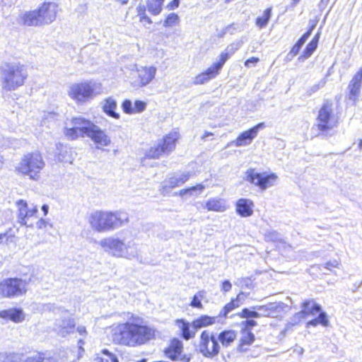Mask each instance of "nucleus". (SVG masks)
Segmentation results:
<instances>
[{
  "mask_svg": "<svg viewBox=\"0 0 362 362\" xmlns=\"http://www.w3.org/2000/svg\"><path fill=\"white\" fill-rule=\"evenodd\" d=\"M156 337V329L144 323L139 317H133L131 322L118 325L112 334L115 344L127 346L144 345Z\"/></svg>",
  "mask_w": 362,
  "mask_h": 362,
  "instance_id": "obj_1",
  "label": "nucleus"
},
{
  "mask_svg": "<svg viewBox=\"0 0 362 362\" xmlns=\"http://www.w3.org/2000/svg\"><path fill=\"white\" fill-rule=\"evenodd\" d=\"M88 221L93 230L103 233L112 230L128 223L129 216L124 212L97 210L88 216Z\"/></svg>",
  "mask_w": 362,
  "mask_h": 362,
  "instance_id": "obj_2",
  "label": "nucleus"
},
{
  "mask_svg": "<svg viewBox=\"0 0 362 362\" xmlns=\"http://www.w3.org/2000/svg\"><path fill=\"white\" fill-rule=\"evenodd\" d=\"M59 6L54 1H44L36 9L24 13L21 21L25 26H42L54 22Z\"/></svg>",
  "mask_w": 362,
  "mask_h": 362,
  "instance_id": "obj_3",
  "label": "nucleus"
},
{
  "mask_svg": "<svg viewBox=\"0 0 362 362\" xmlns=\"http://www.w3.org/2000/svg\"><path fill=\"white\" fill-rule=\"evenodd\" d=\"M45 167V161L42 153L39 151H33L22 156L16 171L19 175L28 176L30 180H38Z\"/></svg>",
  "mask_w": 362,
  "mask_h": 362,
  "instance_id": "obj_4",
  "label": "nucleus"
},
{
  "mask_svg": "<svg viewBox=\"0 0 362 362\" xmlns=\"http://www.w3.org/2000/svg\"><path fill=\"white\" fill-rule=\"evenodd\" d=\"M301 310L293 315L294 325L300 323L304 319L310 316H313L318 313V316L310 321L306 324V327H317L321 325L324 327H327L329 325V320L327 314L322 311L321 306L315 302L313 299L304 300L300 305Z\"/></svg>",
  "mask_w": 362,
  "mask_h": 362,
  "instance_id": "obj_5",
  "label": "nucleus"
},
{
  "mask_svg": "<svg viewBox=\"0 0 362 362\" xmlns=\"http://www.w3.org/2000/svg\"><path fill=\"white\" fill-rule=\"evenodd\" d=\"M1 74L2 88L6 91L14 90L23 86L28 76L25 66L20 63L6 64Z\"/></svg>",
  "mask_w": 362,
  "mask_h": 362,
  "instance_id": "obj_6",
  "label": "nucleus"
},
{
  "mask_svg": "<svg viewBox=\"0 0 362 362\" xmlns=\"http://www.w3.org/2000/svg\"><path fill=\"white\" fill-rule=\"evenodd\" d=\"M180 139V132L177 129H173L163 136L155 146L146 151L144 158L154 160L159 159L164 155H169L175 150Z\"/></svg>",
  "mask_w": 362,
  "mask_h": 362,
  "instance_id": "obj_7",
  "label": "nucleus"
},
{
  "mask_svg": "<svg viewBox=\"0 0 362 362\" xmlns=\"http://www.w3.org/2000/svg\"><path fill=\"white\" fill-rule=\"evenodd\" d=\"M17 206L18 222L21 226L29 228L36 227L37 229H43L47 227L48 222L45 219L38 218L37 205L29 207L28 202L24 199H19L16 202Z\"/></svg>",
  "mask_w": 362,
  "mask_h": 362,
  "instance_id": "obj_8",
  "label": "nucleus"
},
{
  "mask_svg": "<svg viewBox=\"0 0 362 362\" xmlns=\"http://www.w3.org/2000/svg\"><path fill=\"white\" fill-rule=\"evenodd\" d=\"M316 119L319 134L331 136L334 134V129L337 127L338 120L334 118L331 101L327 100L321 105Z\"/></svg>",
  "mask_w": 362,
  "mask_h": 362,
  "instance_id": "obj_9",
  "label": "nucleus"
},
{
  "mask_svg": "<svg viewBox=\"0 0 362 362\" xmlns=\"http://www.w3.org/2000/svg\"><path fill=\"white\" fill-rule=\"evenodd\" d=\"M100 86V83L96 84L90 81L74 83L69 87L68 95L76 104H83L100 93L96 90L97 86Z\"/></svg>",
  "mask_w": 362,
  "mask_h": 362,
  "instance_id": "obj_10",
  "label": "nucleus"
},
{
  "mask_svg": "<svg viewBox=\"0 0 362 362\" xmlns=\"http://www.w3.org/2000/svg\"><path fill=\"white\" fill-rule=\"evenodd\" d=\"M278 175L273 172H258L256 168H250L245 172V180L250 184L264 191L274 186L278 181Z\"/></svg>",
  "mask_w": 362,
  "mask_h": 362,
  "instance_id": "obj_11",
  "label": "nucleus"
},
{
  "mask_svg": "<svg viewBox=\"0 0 362 362\" xmlns=\"http://www.w3.org/2000/svg\"><path fill=\"white\" fill-rule=\"evenodd\" d=\"M71 127L64 128V135L69 141H76L79 138L88 136L93 122L81 116H75L71 118Z\"/></svg>",
  "mask_w": 362,
  "mask_h": 362,
  "instance_id": "obj_12",
  "label": "nucleus"
},
{
  "mask_svg": "<svg viewBox=\"0 0 362 362\" xmlns=\"http://www.w3.org/2000/svg\"><path fill=\"white\" fill-rule=\"evenodd\" d=\"M28 281L18 277H9L0 281V297L13 298L27 293Z\"/></svg>",
  "mask_w": 362,
  "mask_h": 362,
  "instance_id": "obj_13",
  "label": "nucleus"
},
{
  "mask_svg": "<svg viewBox=\"0 0 362 362\" xmlns=\"http://www.w3.org/2000/svg\"><path fill=\"white\" fill-rule=\"evenodd\" d=\"M257 322L254 320H244L240 322V338L236 346L239 353H247L252 349L256 341V337L252 329L257 326Z\"/></svg>",
  "mask_w": 362,
  "mask_h": 362,
  "instance_id": "obj_14",
  "label": "nucleus"
},
{
  "mask_svg": "<svg viewBox=\"0 0 362 362\" xmlns=\"http://www.w3.org/2000/svg\"><path fill=\"white\" fill-rule=\"evenodd\" d=\"M198 349L204 357L212 358L217 356L221 349L218 337L209 329L203 330L199 335Z\"/></svg>",
  "mask_w": 362,
  "mask_h": 362,
  "instance_id": "obj_15",
  "label": "nucleus"
},
{
  "mask_svg": "<svg viewBox=\"0 0 362 362\" xmlns=\"http://www.w3.org/2000/svg\"><path fill=\"white\" fill-rule=\"evenodd\" d=\"M163 354L172 361L189 362L191 360L190 354H184L183 342L177 337L170 339L163 350Z\"/></svg>",
  "mask_w": 362,
  "mask_h": 362,
  "instance_id": "obj_16",
  "label": "nucleus"
},
{
  "mask_svg": "<svg viewBox=\"0 0 362 362\" xmlns=\"http://www.w3.org/2000/svg\"><path fill=\"white\" fill-rule=\"evenodd\" d=\"M156 67L153 66H144L135 69L132 79V84L134 87L142 88L148 85L156 76Z\"/></svg>",
  "mask_w": 362,
  "mask_h": 362,
  "instance_id": "obj_17",
  "label": "nucleus"
},
{
  "mask_svg": "<svg viewBox=\"0 0 362 362\" xmlns=\"http://www.w3.org/2000/svg\"><path fill=\"white\" fill-rule=\"evenodd\" d=\"M88 137L98 149L104 151L105 148L110 146L112 144L110 136L94 122L90 128Z\"/></svg>",
  "mask_w": 362,
  "mask_h": 362,
  "instance_id": "obj_18",
  "label": "nucleus"
},
{
  "mask_svg": "<svg viewBox=\"0 0 362 362\" xmlns=\"http://www.w3.org/2000/svg\"><path fill=\"white\" fill-rule=\"evenodd\" d=\"M361 87L362 67L354 74L348 85L347 98L354 105H356L359 100Z\"/></svg>",
  "mask_w": 362,
  "mask_h": 362,
  "instance_id": "obj_19",
  "label": "nucleus"
},
{
  "mask_svg": "<svg viewBox=\"0 0 362 362\" xmlns=\"http://www.w3.org/2000/svg\"><path fill=\"white\" fill-rule=\"evenodd\" d=\"M264 127V122H259L252 128L241 132L234 141L235 146H243L250 144L257 136L259 130Z\"/></svg>",
  "mask_w": 362,
  "mask_h": 362,
  "instance_id": "obj_20",
  "label": "nucleus"
},
{
  "mask_svg": "<svg viewBox=\"0 0 362 362\" xmlns=\"http://www.w3.org/2000/svg\"><path fill=\"white\" fill-rule=\"evenodd\" d=\"M249 293L243 291L239 292L235 297L232 298L221 309L220 315L226 317L229 313L238 308L243 303L245 300L248 297Z\"/></svg>",
  "mask_w": 362,
  "mask_h": 362,
  "instance_id": "obj_21",
  "label": "nucleus"
},
{
  "mask_svg": "<svg viewBox=\"0 0 362 362\" xmlns=\"http://www.w3.org/2000/svg\"><path fill=\"white\" fill-rule=\"evenodd\" d=\"M190 177L191 174L189 172L182 173L178 176H172L165 180L166 183L161 187L160 190L164 194L169 189L180 187L185 183Z\"/></svg>",
  "mask_w": 362,
  "mask_h": 362,
  "instance_id": "obj_22",
  "label": "nucleus"
},
{
  "mask_svg": "<svg viewBox=\"0 0 362 362\" xmlns=\"http://www.w3.org/2000/svg\"><path fill=\"white\" fill-rule=\"evenodd\" d=\"M100 245L110 250L112 255L116 257L122 256V252L127 249L123 241L117 238H105L101 241Z\"/></svg>",
  "mask_w": 362,
  "mask_h": 362,
  "instance_id": "obj_23",
  "label": "nucleus"
},
{
  "mask_svg": "<svg viewBox=\"0 0 362 362\" xmlns=\"http://www.w3.org/2000/svg\"><path fill=\"white\" fill-rule=\"evenodd\" d=\"M0 318L11 320L14 323H21L25 320V316L23 309L12 308L0 311Z\"/></svg>",
  "mask_w": 362,
  "mask_h": 362,
  "instance_id": "obj_24",
  "label": "nucleus"
},
{
  "mask_svg": "<svg viewBox=\"0 0 362 362\" xmlns=\"http://www.w3.org/2000/svg\"><path fill=\"white\" fill-rule=\"evenodd\" d=\"M235 212L241 217H249L253 214L254 202L249 199L240 198L235 203Z\"/></svg>",
  "mask_w": 362,
  "mask_h": 362,
  "instance_id": "obj_25",
  "label": "nucleus"
},
{
  "mask_svg": "<svg viewBox=\"0 0 362 362\" xmlns=\"http://www.w3.org/2000/svg\"><path fill=\"white\" fill-rule=\"evenodd\" d=\"M219 73L220 71L212 64L206 70L196 75L193 83L194 85H203L216 78Z\"/></svg>",
  "mask_w": 362,
  "mask_h": 362,
  "instance_id": "obj_26",
  "label": "nucleus"
},
{
  "mask_svg": "<svg viewBox=\"0 0 362 362\" xmlns=\"http://www.w3.org/2000/svg\"><path fill=\"white\" fill-rule=\"evenodd\" d=\"M146 107V103L142 100H135L134 106L130 100L125 99L122 103V108L123 112L127 115H134L140 113L145 110Z\"/></svg>",
  "mask_w": 362,
  "mask_h": 362,
  "instance_id": "obj_27",
  "label": "nucleus"
},
{
  "mask_svg": "<svg viewBox=\"0 0 362 362\" xmlns=\"http://www.w3.org/2000/svg\"><path fill=\"white\" fill-rule=\"evenodd\" d=\"M175 324L178 327L180 331V337L183 339L188 341L195 337L196 330H192L190 327L192 323L190 324L188 321L181 318L176 319L175 320Z\"/></svg>",
  "mask_w": 362,
  "mask_h": 362,
  "instance_id": "obj_28",
  "label": "nucleus"
},
{
  "mask_svg": "<svg viewBox=\"0 0 362 362\" xmlns=\"http://www.w3.org/2000/svg\"><path fill=\"white\" fill-rule=\"evenodd\" d=\"M217 317L216 316H210L208 315H201L198 317L194 319L192 322V327L196 331L203 327H207L214 325L216 322Z\"/></svg>",
  "mask_w": 362,
  "mask_h": 362,
  "instance_id": "obj_29",
  "label": "nucleus"
},
{
  "mask_svg": "<svg viewBox=\"0 0 362 362\" xmlns=\"http://www.w3.org/2000/svg\"><path fill=\"white\" fill-rule=\"evenodd\" d=\"M237 336V332L230 329L221 331L217 337L223 347H229L235 341Z\"/></svg>",
  "mask_w": 362,
  "mask_h": 362,
  "instance_id": "obj_30",
  "label": "nucleus"
},
{
  "mask_svg": "<svg viewBox=\"0 0 362 362\" xmlns=\"http://www.w3.org/2000/svg\"><path fill=\"white\" fill-rule=\"evenodd\" d=\"M320 40V33L315 34L312 40L306 45L301 54L298 57L299 61H304L311 57L317 49Z\"/></svg>",
  "mask_w": 362,
  "mask_h": 362,
  "instance_id": "obj_31",
  "label": "nucleus"
},
{
  "mask_svg": "<svg viewBox=\"0 0 362 362\" xmlns=\"http://www.w3.org/2000/svg\"><path fill=\"white\" fill-rule=\"evenodd\" d=\"M205 208L209 211L223 212L228 206L226 201L221 198H211L209 199L205 203Z\"/></svg>",
  "mask_w": 362,
  "mask_h": 362,
  "instance_id": "obj_32",
  "label": "nucleus"
},
{
  "mask_svg": "<svg viewBox=\"0 0 362 362\" xmlns=\"http://www.w3.org/2000/svg\"><path fill=\"white\" fill-rule=\"evenodd\" d=\"M117 107V101L112 97H108L104 100L102 110L107 116L118 119L120 115L115 111Z\"/></svg>",
  "mask_w": 362,
  "mask_h": 362,
  "instance_id": "obj_33",
  "label": "nucleus"
},
{
  "mask_svg": "<svg viewBox=\"0 0 362 362\" xmlns=\"http://www.w3.org/2000/svg\"><path fill=\"white\" fill-rule=\"evenodd\" d=\"M94 362H119L117 357L106 349L95 355Z\"/></svg>",
  "mask_w": 362,
  "mask_h": 362,
  "instance_id": "obj_34",
  "label": "nucleus"
},
{
  "mask_svg": "<svg viewBox=\"0 0 362 362\" xmlns=\"http://www.w3.org/2000/svg\"><path fill=\"white\" fill-rule=\"evenodd\" d=\"M165 0H147L146 7L150 13L153 16H158L163 10V4Z\"/></svg>",
  "mask_w": 362,
  "mask_h": 362,
  "instance_id": "obj_35",
  "label": "nucleus"
},
{
  "mask_svg": "<svg viewBox=\"0 0 362 362\" xmlns=\"http://www.w3.org/2000/svg\"><path fill=\"white\" fill-rule=\"evenodd\" d=\"M24 362H56L52 356H47L44 351H37L33 356H28Z\"/></svg>",
  "mask_w": 362,
  "mask_h": 362,
  "instance_id": "obj_36",
  "label": "nucleus"
},
{
  "mask_svg": "<svg viewBox=\"0 0 362 362\" xmlns=\"http://www.w3.org/2000/svg\"><path fill=\"white\" fill-rule=\"evenodd\" d=\"M272 15V8H267L264 11L261 16L255 19V24L259 28H264L270 19Z\"/></svg>",
  "mask_w": 362,
  "mask_h": 362,
  "instance_id": "obj_37",
  "label": "nucleus"
},
{
  "mask_svg": "<svg viewBox=\"0 0 362 362\" xmlns=\"http://www.w3.org/2000/svg\"><path fill=\"white\" fill-rule=\"evenodd\" d=\"M235 52V49H232L230 51H224V52H222L220 54H219V58H218V60L214 63L213 65L219 71H221L222 67L223 66L224 64L226 62V61L228 59H230V57L234 54V52Z\"/></svg>",
  "mask_w": 362,
  "mask_h": 362,
  "instance_id": "obj_38",
  "label": "nucleus"
},
{
  "mask_svg": "<svg viewBox=\"0 0 362 362\" xmlns=\"http://www.w3.org/2000/svg\"><path fill=\"white\" fill-rule=\"evenodd\" d=\"M206 292L204 290L199 291L192 298L189 305L194 308L203 309L202 300L205 297Z\"/></svg>",
  "mask_w": 362,
  "mask_h": 362,
  "instance_id": "obj_39",
  "label": "nucleus"
},
{
  "mask_svg": "<svg viewBox=\"0 0 362 362\" xmlns=\"http://www.w3.org/2000/svg\"><path fill=\"white\" fill-rule=\"evenodd\" d=\"M136 13L141 23L145 24H151L153 23L151 18L146 14V8L144 6H138Z\"/></svg>",
  "mask_w": 362,
  "mask_h": 362,
  "instance_id": "obj_40",
  "label": "nucleus"
},
{
  "mask_svg": "<svg viewBox=\"0 0 362 362\" xmlns=\"http://www.w3.org/2000/svg\"><path fill=\"white\" fill-rule=\"evenodd\" d=\"M306 40H307L300 36V38L296 42V43L291 47L288 52V56L291 58H293L295 56H296L299 53L303 45L305 43Z\"/></svg>",
  "mask_w": 362,
  "mask_h": 362,
  "instance_id": "obj_41",
  "label": "nucleus"
},
{
  "mask_svg": "<svg viewBox=\"0 0 362 362\" xmlns=\"http://www.w3.org/2000/svg\"><path fill=\"white\" fill-rule=\"evenodd\" d=\"M237 315L242 319L250 320V318H258L260 317L259 313L255 310H250V309L245 308L239 312Z\"/></svg>",
  "mask_w": 362,
  "mask_h": 362,
  "instance_id": "obj_42",
  "label": "nucleus"
},
{
  "mask_svg": "<svg viewBox=\"0 0 362 362\" xmlns=\"http://www.w3.org/2000/svg\"><path fill=\"white\" fill-rule=\"evenodd\" d=\"M75 329V322L74 319L64 320L61 326V332L67 334L74 332Z\"/></svg>",
  "mask_w": 362,
  "mask_h": 362,
  "instance_id": "obj_43",
  "label": "nucleus"
},
{
  "mask_svg": "<svg viewBox=\"0 0 362 362\" xmlns=\"http://www.w3.org/2000/svg\"><path fill=\"white\" fill-rule=\"evenodd\" d=\"M204 189V186L199 183L194 186H192L187 188L182 189L177 192V195L184 197L187 194H191L192 192L199 191L202 192Z\"/></svg>",
  "mask_w": 362,
  "mask_h": 362,
  "instance_id": "obj_44",
  "label": "nucleus"
},
{
  "mask_svg": "<svg viewBox=\"0 0 362 362\" xmlns=\"http://www.w3.org/2000/svg\"><path fill=\"white\" fill-rule=\"evenodd\" d=\"M179 22V16L175 13H170L168 14L163 21V26L165 27H171Z\"/></svg>",
  "mask_w": 362,
  "mask_h": 362,
  "instance_id": "obj_45",
  "label": "nucleus"
},
{
  "mask_svg": "<svg viewBox=\"0 0 362 362\" xmlns=\"http://www.w3.org/2000/svg\"><path fill=\"white\" fill-rule=\"evenodd\" d=\"M15 234L13 233L12 229L9 228L4 233H0V243H9L13 241Z\"/></svg>",
  "mask_w": 362,
  "mask_h": 362,
  "instance_id": "obj_46",
  "label": "nucleus"
},
{
  "mask_svg": "<svg viewBox=\"0 0 362 362\" xmlns=\"http://www.w3.org/2000/svg\"><path fill=\"white\" fill-rule=\"evenodd\" d=\"M341 265L340 259H329L324 264V267L329 271H334L339 269Z\"/></svg>",
  "mask_w": 362,
  "mask_h": 362,
  "instance_id": "obj_47",
  "label": "nucleus"
},
{
  "mask_svg": "<svg viewBox=\"0 0 362 362\" xmlns=\"http://www.w3.org/2000/svg\"><path fill=\"white\" fill-rule=\"evenodd\" d=\"M317 23H318L317 18L310 19L308 28L307 30L301 36L303 37H304L305 40H307L309 37V36L311 35L313 30L317 26Z\"/></svg>",
  "mask_w": 362,
  "mask_h": 362,
  "instance_id": "obj_48",
  "label": "nucleus"
},
{
  "mask_svg": "<svg viewBox=\"0 0 362 362\" xmlns=\"http://www.w3.org/2000/svg\"><path fill=\"white\" fill-rule=\"evenodd\" d=\"M242 288L252 289L254 287V284L251 278L245 277L240 279Z\"/></svg>",
  "mask_w": 362,
  "mask_h": 362,
  "instance_id": "obj_49",
  "label": "nucleus"
},
{
  "mask_svg": "<svg viewBox=\"0 0 362 362\" xmlns=\"http://www.w3.org/2000/svg\"><path fill=\"white\" fill-rule=\"evenodd\" d=\"M2 362H17L16 354H6L2 356Z\"/></svg>",
  "mask_w": 362,
  "mask_h": 362,
  "instance_id": "obj_50",
  "label": "nucleus"
},
{
  "mask_svg": "<svg viewBox=\"0 0 362 362\" xmlns=\"http://www.w3.org/2000/svg\"><path fill=\"white\" fill-rule=\"evenodd\" d=\"M259 62V59L256 57H252L250 59H247L245 61L244 65L245 67H250L252 66H255Z\"/></svg>",
  "mask_w": 362,
  "mask_h": 362,
  "instance_id": "obj_51",
  "label": "nucleus"
},
{
  "mask_svg": "<svg viewBox=\"0 0 362 362\" xmlns=\"http://www.w3.org/2000/svg\"><path fill=\"white\" fill-rule=\"evenodd\" d=\"M232 284L228 280H225L221 282V289L223 292L226 293L231 290Z\"/></svg>",
  "mask_w": 362,
  "mask_h": 362,
  "instance_id": "obj_52",
  "label": "nucleus"
},
{
  "mask_svg": "<svg viewBox=\"0 0 362 362\" xmlns=\"http://www.w3.org/2000/svg\"><path fill=\"white\" fill-rule=\"evenodd\" d=\"M180 5V0H172L166 5V8L168 11L176 9Z\"/></svg>",
  "mask_w": 362,
  "mask_h": 362,
  "instance_id": "obj_53",
  "label": "nucleus"
},
{
  "mask_svg": "<svg viewBox=\"0 0 362 362\" xmlns=\"http://www.w3.org/2000/svg\"><path fill=\"white\" fill-rule=\"evenodd\" d=\"M77 332L81 334V335H85L87 334V331H86V329L85 327L83 326H80L77 328Z\"/></svg>",
  "mask_w": 362,
  "mask_h": 362,
  "instance_id": "obj_54",
  "label": "nucleus"
},
{
  "mask_svg": "<svg viewBox=\"0 0 362 362\" xmlns=\"http://www.w3.org/2000/svg\"><path fill=\"white\" fill-rule=\"evenodd\" d=\"M41 209L43 212V215L44 216H47V214H48V209H49V207L47 204H43L42 206H41Z\"/></svg>",
  "mask_w": 362,
  "mask_h": 362,
  "instance_id": "obj_55",
  "label": "nucleus"
},
{
  "mask_svg": "<svg viewBox=\"0 0 362 362\" xmlns=\"http://www.w3.org/2000/svg\"><path fill=\"white\" fill-rule=\"evenodd\" d=\"M213 136V133L206 132H204V134L202 135V138L203 139H205L206 137H208V136Z\"/></svg>",
  "mask_w": 362,
  "mask_h": 362,
  "instance_id": "obj_56",
  "label": "nucleus"
},
{
  "mask_svg": "<svg viewBox=\"0 0 362 362\" xmlns=\"http://www.w3.org/2000/svg\"><path fill=\"white\" fill-rule=\"evenodd\" d=\"M300 0H291V4L292 6H296Z\"/></svg>",
  "mask_w": 362,
  "mask_h": 362,
  "instance_id": "obj_57",
  "label": "nucleus"
},
{
  "mask_svg": "<svg viewBox=\"0 0 362 362\" xmlns=\"http://www.w3.org/2000/svg\"><path fill=\"white\" fill-rule=\"evenodd\" d=\"M328 2H329V0H320V5H322V4L326 5Z\"/></svg>",
  "mask_w": 362,
  "mask_h": 362,
  "instance_id": "obj_58",
  "label": "nucleus"
},
{
  "mask_svg": "<svg viewBox=\"0 0 362 362\" xmlns=\"http://www.w3.org/2000/svg\"><path fill=\"white\" fill-rule=\"evenodd\" d=\"M122 4H127L129 0H118Z\"/></svg>",
  "mask_w": 362,
  "mask_h": 362,
  "instance_id": "obj_59",
  "label": "nucleus"
},
{
  "mask_svg": "<svg viewBox=\"0 0 362 362\" xmlns=\"http://www.w3.org/2000/svg\"><path fill=\"white\" fill-rule=\"evenodd\" d=\"M358 148L360 149L362 148V139H360L359 141H358Z\"/></svg>",
  "mask_w": 362,
  "mask_h": 362,
  "instance_id": "obj_60",
  "label": "nucleus"
},
{
  "mask_svg": "<svg viewBox=\"0 0 362 362\" xmlns=\"http://www.w3.org/2000/svg\"><path fill=\"white\" fill-rule=\"evenodd\" d=\"M232 1H233V0H225V2H226V3H229V2Z\"/></svg>",
  "mask_w": 362,
  "mask_h": 362,
  "instance_id": "obj_61",
  "label": "nucleus"
}]
</instances>
